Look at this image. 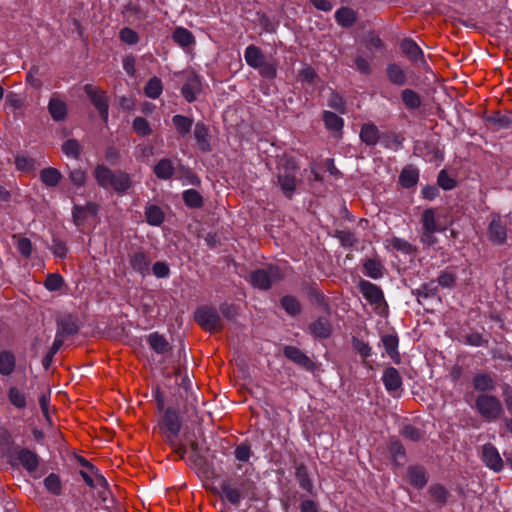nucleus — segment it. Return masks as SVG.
Returning <instances> with one entry per match:
<instances>
[{
	"label": "nucleus",
	"mask_w": 512,
	"mask_h": 512,
	"mask_svg": "<svg viewBox=\"0 0 512 512\" xmlns=\"http://www.w3.org/2000/svg\"><path fill=\"white\" fill-rule=\"evenodd\" d=\"M194 137L199 149L203 152H210L209 130L202 122H198L194 128Z\"/></svg>",
	"instance_id": "nucleus-19"
},
{
	"label": "nucleus",
	"mask_w": 512,
	"mask_h": 512,
	"mask_svg": "<svg viewBox=\"0 0 512 512\" xmlns=\"http://www.w3.org/2000/svg\"><path fill=\"white\" fill-rule=\"evenodd\" d=\"M382 380L385 388L389 392H395L399 390L402 385V378L398 370L394 367H389L384 370Z\"/></svg>",
	"instance_id": "nucleus-17"
},
{
	"label": "nucleus",
	"mask_w": 512,
	"mask_h": 512,
	"mask_svg": "<svg viewBox=\"0 0 512 512\" xmlns=\"http://www.w3.org/2000/svg\"><path fill=\"white\" fill-rule=\"evenodd\" d=\"M400 48L402 53L407 56L410 61L414 63L425 62L423 51L414 40L410 38L404 39L400 44Z\"/></svg>",
	"instance_id": "nucleus-14"
},
{
	"label": "nucleus",
	"mask_w": 512,
	"mask_h": 512,
	"mask_svg": "<svg viewBox=\"0 0 512 512\" xmlns=\"http://www.w3.org/2000/svg\"><path fill=\"white\" fill-rule=\"evenodd\" d=\"M133 129L139 136H148L152 132L150 124L143 117H136L134 119Z\"/></svg>",
	"instance_id": "nucleus-53"
},
{
	"label": "nucleus",
	"mask_w": 512,
	"mask_h": 512,
	"mask_svg": "<svg viewBox=\"0 0 512 512\" xmlns=\"http://www.w3.org/2000/svg\"><path fill=\"white\" fill-rule=\"evenodd\" d=\"M383 347L388 356L395 362H400V354L398 351L399 338L396 334H385L381 338Z\"/></svg>",
	"instance_id": "nucleus-18"
},
{
	"label": "nucleus",
	"mask_w": 512,
	"mask_h": 512,
	"mask_svg": "<svg viewBox=\"0 0 512 512\" xmlns=\"http://www.w3.org/2000/svg\"><path fill=\"white\" fill-rule=\"evenodd\" d=\"M295 478L302 490L310 494L313 493L314 486L311 479L309 478L308 470L305 465L301 464L296 467Z\"/></svg>",
	"instance_id": "nucleus-27"
},
{
	"label": "nucleus",
	"mask_w": 512,
	"mask_h": 512,
	"mask_svg": "<svg viewBox=\"0 0 512 512\" xmlns=\"http://www.w3.org/2000/svg\"><path fill=\"white\" fill-rule=\"evenodd\" d=\"M429 493L435 501L441 504L446 503L449 495L447 489L440 484L431 485L429 488Z\"/></svg>",
	"instance_id": "nucleus-52"
},
{
	"label": "nucleus",
	"mask_w": 512,
	"mask_h": 512,
	"mask_svg": "<svg viewBox=\"0 0 512 512\" xmlns=\"http://www.w3.org/2000/svg\"><path fill=\"white\" fill-rule=\"evenodd\" d=\"M323 121L328 130L340 131L344 126V120L331 111L323 112Z\"/></svg>",
	"instance_id": "nucleus-37"
},
{
	"label": "nucleus",
	"mask_w": 512,
	"mask_h": 512,
	"mask_svg": "<svg viewBox=\"0 0 512 512\" xmlns=\"http://www.w3.org/2000/svg\"><path fill=\"white\" fill-rule=\"evenodd\" d=\"M401 435L406 439L417 442L423 437V432L412 425H405L401 429Z\"/></svg>",
	"instance_id": "nucleus-57"
},
{
	"label": "nucleus",
	"mask_w": 512,
	"mask_h": 512,
	"mask_svg": "<svg viewBox=\"0 0 512 512\" xmlns=\"http://www.w3.org/2000/svg\"><path fill=\"white\" fill-rule=\"evenodd\" d=\"M284 277L278 266L269 265L263 269H257L250 274V282L255 288L266 290L275 282Z\"/></svg>",
	"instance_id": "nucleus-7"
},
{
	"label": "nucleus",
	"mask_w": 512,
	"mask_h": 512,
	"mask_svg": "<svg viewBox=\"0 0 512 512\" xmlns=\"http://www.w3.org/2000/svg\"><path fill=\"white\" fill-rule=\"evenodd\" d=\"M172 122L177 130V133L182 137L186 136L191 131L193 126L192 119L180 114L173 116Z\"/></svg>",
	"instance_id": "nucleus-35"
},
{
	"label": "nucleus",
	"mask_w": 512,
	"mask_h": 512,
	"mask_svg": "<svg viewBox=\"0 0 512 512\" xmlns=\"http://www.w3.org/2000/svg\"><path fill=\"white\" fill-rule=\"evenodd\" d=\"M69 179L76 187H83L87 180V174L80 168L74 169L70 171Z\"/></svg>",
	"instance_id": "nucleus-60"
},
{
	"label": "nucleus",
	"mask_w": 512,
	"mask_h": 512,
	"mask_svg": "<svg viewBox=\"0 0 512 512\" xmlns=\"http://www.w3.org/2000/svg\"><path fill=\"white\" fill-rule=\"evenodd\" d=\"M195 321L206 331L217 333L223 329V322L218 311L213 307L204 306L195 312Z\"/></svg>",
	"instance_id": "nucleus-8"
},
{
	"label": "nucleus",
	"mask_w": 512,
	"mask_h": 512,
	"mask_svg": "<svg viewBox=\"0 0 512 512\" xmlns=\"http://www.w3.org/2000/svg\"><path fill=\"white\" fill-rule=\"evenodd\" d=\"M337 23L343 27H351L356 21V13L348 7H341L335 12Z\"/></svg>",
	"instance_id": "nucleus-30"
},
{
	"label": "nucleus",
	"mask_w": 512,
	"mask_h": 512,
	"mask_svg": "<svg viewBox=\"0 0 512 512\" xmlns=\"http://www.w3.org/2000/svg\"><path fill=\"white\" fill-rule=\"evenodd\" d=\"M477 412L487 421L491 422L500 417L503 413L501 401L489 394H480L475 401Z\"/></svg>",
	"instance_id": "nucleus-4"
},
{
	"label": "nucleus",
	"mask_w": 512,
	"mask_h": 512,
	"mask_svg": "<svg viewBox=\"0 0 512 512\" xmlns=\"http://www.w3.org/2000/svg\"><path fill=\"white\" fill-rule=\"evenodd\" d=\"M147 340L151 349L158 354H165L170 350L169 342L157 332L151 333Z\"/></svg>",
	"instance_id": "nucleus-28"
},
{
	"label": "nucleus",
	"mask_w": 512,
	"mask_h": 512,
	"mask_svg": "<svg viewBox=\"0 0 512 512\" xmlns=\"http://www.w3.org/2000/svg\"><path fill=\"white\" fill-rule=\"evenodd\" d=\"M162 91V81L158 77H152L144 87L145 95L151 99H157Z\"/></svg>",
	"instance_id": "nucleus-40"
},
{
	"label": "nucleus",
	"mask_w": 512,
	"mask_h": 512,
	"mask_svg": "<svg viewBox=\"0 0 512 512\" xmlns=\"http://www.w3.org/2000/svg\"><path fill=\"white\" fill-rule=\"evenodd\" d=\"M352 347L353 349L363 358H368L371 356V347L368 342H365L359 338H352Z\"/></svg>",
	"instance_id": "nucleus-55"
},
{
	"label": "nucleus",
	"mask_w": 512,
	"mask_h": 512,
	"mask_svg": "<svg viewBox=\"0 0 512 512\" xmlns=\"http://www.w3.org/2000/svg\"><path fill=\"white\" fill-rule=\"evenodd\" d=\"M15 369V357L9 351L0 352V374L10 375Z\"/></svg>",
	"instance_id": "nucleus-36"
},
{
	"label": "nucleus",
	"mask_w": 512,
	"mask_h": 512,
	"mask_svg": "<svg viewBox=\"0 0 512 512\" xmlns=\"http://www.w3.org/2000/svg\"><path fill=\"white\" fill-rule=\"evenodd\" d=\"M481 459L486 467L494 472H500L504 468V462L497 448L491 443H487L482 446Z\"/></svg>",
	"instance_id": "nucleus-10"
},
{
	"label": "nucleus",
	"mask_w": 512,
	"mask_h": 512,
	"mask_svg": "<svg viewBox=\"0 0 512 512\" xmlns=\"http://www.w3.org/2000/svg\"><path fill=\"white\" fill-rule=\"evenodd\" d=\"M297 165L293 159H286L278 167V184L282 192L287 196L291 197L296 189V173Z\"/></svg>",
	"instance_id": "nucleus-5"
},
{
	"label": "nucleus",
	"mask_w": 512,
	"mask_h": 512,
	"mask_svg": "<svg viewBox=\"0 0 512 512\" xmlns=\"http://www.w3.org/2000/svg\"><path fill=\"white\" fill-rule=\"evenodd\" d=\"M285 357L291 360L293 363L305 368L308 371H312L315 367L313 361L299 348L295 346H286L283 350Z\"/></svg>",
	"instance_id": "nucleus-12"
},
{
	"label": "nucleus",
	"mask_w": 512,
	"mask_h": 512,
	"mask_svg": "<svg viewBox=\"0 0 512 512\" xmlns=\"http://www.w3.org/2000/svg\"><path fill=\"white\" fill-rule=\"evenodd\" d=\"M84 91L99 111L102 119L106 121L108 119V103L105 93L91 84L85 85Z\"/></svg>",
	"instance_id": "nucleus-11"
},
{
	"label": "nucleus",
	"mask_w": 512,
	"mask_h": 512,
	"mask_svg": "<svg viewBox=\"0 0 512 512\" xmlns=\"http://www.w3.org/2000/svg\"><path fill=\"white\" fill-rule=\"evenodd\" d=\"M421 222H422V229L428 230V231H436L441 232L445 230V227H440L437 224V219L435 215L434 209H426L423 211L421 216Z\"/></svg>",
	"instance_id": "nucleus-29"
},
{
	"label": "nucleus",
	"mask_w": 512,
	"mask_h": 512,
	"mask_svg": "<svg viewBox=\"0 0 512 512\" xmlns=\"http://www.w3.org/2000/svg\"><path fill=\"white\" fill-rule=\"evenodd\" d=\"M62 175L60 171L56 168H44L40 172L41 181L48 187H55L59 184Z\"/></svg>",
	"instance_id": "nucleus-32"
},
{
	"label": "nucleus",
	"mask_w": 512,
	"mask_h": 512,
	"mask_svg": "<svg viewBox=\"0 0 512 512\" xmlns=\"http://www.w3.org/2000/svg\"><path fill=\"white\" fill-rule=\"evenodd\" d=\"M153 172L158 179L168 180L173 176L175 167L171 159L163 158L153 167Z\"/></svg>",
	"instance_id": "nucleus-21"
},
{
	"label": "nucleus",
	"mask_w": 512,
	"mask_h": 512,
	"mask_svg": "<svg viewBox=\"0 0 512 512\" xmlns=\"http://www.w3.org/2000/svg\"><path fill=\"white\" fill-rule=\"evenodd\" d=\"M63 343H64V341L61 340L60 335H56L55 339H54V342H53L49 352L47 353V355L43 359V366L46 369L49 368V366H50V364H51V362L53 360L54 355L62 347Z\"/></svg>",
	"instance_id": "nucleus-56"
},
{
	"label": "nucleus",
	"mask_w": 512,
	"mask_h": 512,
	"mask_svg": "<svg viewBox=\"0 0 512 512\" xmlns=\"http://www.w3.org/2000/svg\"><path fill=\"white\" fill-rule=\"evenodd\" d=\"M220 497L230 505L238 507L242 500L256 498V484L245 476L225 479L220 484Z\"/></svg>",
	"instance_id": "nucleus-1"
},
{
	"label": "nucleus",
	"mask_w": 512,
	"mask_h": 512,
	"mask_svg": "<svg viewBox=\"0 0 512 512\" xmlns=\"http://www.w3.org/2000/svg\"><path fill=\"white\" fill-rule=\"evenodd\" d=\"M78 331L75 321L70 317H64L58 322V330L56 335H60L64 341L67 336L73 335Z\"/></svg>",
	"instance_id": "nucleus-31"
},
{
	"label": "nucleus",
	"mask_w": 512,
	"mask_h": 512,
	"mask_svg": "<svg viewBox=\"0 0 512 512\" xmlns=\"http://www.w3.org/2000/svg\"><path fill=\"white\" fill-rule=\"evenodd\" d=\"M130 265L132 268L142 275L149 271V260L143 252H136L130 257Z\"/></svg>",
	"instance_id": "nucleus-33"
},
{
	"label": "nucleus",
	"mask_w": 512,
	"mask_h": 512,
	"mask_svg": "<svg viewBox=\"0 0 512 512\" xmlns=\"http://www.w3.org/2000/svg\"><path fill=\"white\" fill-rule=\"evenodd\" d=\"M251 454V448L247 444H240L235 449V457L241 462H247L250 459Z\"/></svg>",
	"instance_id": "nucleus-61"
},
{
	"label": "nucleus",
	"mask_w": 512,
	"mask_h": 512,
	"mask_svg": "<svg viewBox=\"0 0 512 512\" xmlns=\"http://www.w3.org/2000/svg\"><path fill=\"white\" fill-rule=\"evenodd\" d=\"M45 488L54 495H60L62 490L61 480L55 473L49 474L44 479Z\"/></svg>",
	"instance_id": "nucleus-44"
},
{
	"label": "nucleus",
	"mask_w": 512,
	"mask_h": 512,
	"mask_svg": "<svg viewBox=\"0 0 512 512\" xmlns=\"http://www.w3.org/2000/svg\"><path fill=\"white\" fill-rule=\"evenodd\" d=\"M359 289L364 298L372 305H379L384 300L382 290L377 285L369 281H360Z\"/></svg>",
	"instance_id": "nucleus-13"
},
{
	"label": "nucleus",
	"mask_w": 512,
	"mask_h": 512,
	"mask_svg": "<svg viewBox=\"0 0 512 512\" xmlns=\"http://www.w3.org/2000/svg\"><path fill=\"white\" fill-rule=\"evenodd\" d=\"M8 399L12 405L18 409L26 407V395L16 387H11L8 391Z\"/></svg>",
	"instance_id": "nucleus-43"
},
{
	"label": "nucleus",
	"mask_w": 512,
	"mask_h": 512,
	"mask_svg": "<svg viewBox=\"0 0 512 512\" xmlns=\"http://www.w3.org/2000/svg\"><path fill=\"white\" fill-rule=\"evenodd\" d=\"M62 151L66 156L78 159L81 153V145L77 140L69 139L63 143Z\"/></svg>",
	"instance_id": "nucleus-46"
},
{
	"label": "nucleus",
	"mask_w": 512,
	"mask_h": 512,
	"mask_svg": "<svg viewBox=\"0 0 512 512\" xmlns=\"http://www.w3.org/2000/svg\"><path fill=\"white\" fill-rule=\"evenodd\" d=\"M145 218L148 224L160 226L164 221V212L159 206L149 205L145 209Z\"/></svg>",
	"instance_id": "nucleus-34"
},
{
	"label": "nucleus",
	"mask_w": 512,
	"mask_h": 512,
	"mask_svg": "<svg viewBox=\"0 0 512 512\" xmlns=\"http://www.w3.org/2000/svg\"><path fill=\"white\" fill-rule=\"evenodd\" d=\"M163 425L168 431L167 442L172 447L174 453L180 458H184L186 454V448L176 441V437L179 434L181 424L178 414L174 410L168 409L163 416Z\"/></svg>",
	"instance_id": "nucleus-3"
},
{
	"label": "nucleus",
	"mask_w": 512,
	"mask_h": 512,
	"mask_svg": "<svg viewBox=\"0 0 512 512\" xmlns=\"http://www.w3.org/2000/svg\"><path fill=\"white\" fill-rule=\"evenodd\" d=\"M364 274L370 278L378 279L383 275V266L375 259H368L363 265Z\"/></svg>",
	"instance_id": "nucleus-38"
},
{
	"label": "nucleus",
	"mask_w": 512,
	"mask_h": 512,
	"mask_svg": "<svg viewBox=\"0 0 512 512\" xmlns=\"http://www.w3.org/2000/svg\"><path fill=\"white\" fill-rule=\"evenodd\" d=\"M418 177V171L414 168L408 167L403 169L400 173L399 181L403 187L410 188L416 185Z\"/></svg>",
	"instance_id": "nucleus-41"
},
{
	"label": "nucleus",
	"mask_w": 512,
	"mask_h": 512,
	"mask_svg": "<svg viewBox=\"0 0 512 512\" xmlns=\"http://www.w3.org/2000/svg\"><path fill=\"white\" fill-rule=\"evenodd\" d=\"M9 463L14 467H22L29 473L37 471L40 458L35 451L16 447L9 456Z\"/></svg>",
	"instance_id": "nucleus-6"
},
{
	"label": "nucleus",
	"mask_w": 512,
	"mask_h": 512,
	"mask_svg": "<svg viewBox=\"0 0 512 512\" xmlns=\"http://www.w3.org/2000/svg\"><path fill=\"white\" fill-rule=\"evenodd\" d=\"M15 165L18 170L29 172L34 169V160L25 155H18L15 159Z\"/></svg>",
	"instance_id": "nucleus-58"
},
{
	"label": "nucleus",
	"mask_w": 512,
	"mask_h": 512,
	"mask_svg": "<svg viewBox=\"0 0 512 512\" xmlns=\"http://www.w3.org/2000/svg\"><path fill=\"white\" fill-rule=\"evenodd\" d=\"M473 387L480 392H491L495 389V381L488 373H477L473 377Z\"/></svg>",
	"instance_id": "nucleus-24"
},
{
	"label": "nucleus",
	"mask_w": 512,
	"mask_h": 512,
	"mask_svg": "<svg viewBox=\"0 0 512 512\" xmlns=\"http://www.w3.org/2000/svg\"><path fill=\"white\" fill-rule=\"evenodd\" d=\"M299 509L300 512H320V505L313 499H301Z\"/></svg>",
	"instance_id": "nucleus-62"
},
{
	"label": "nucleus",
	"mask_w": 512,
	"mask_h": 512,
	"mask_svg": "<svg viewBox=\"0 0 512 512\" xmlns=\"http://www.w3.org/2000/svg\"><path fill=\"white\" fill-rule=\"evenodd\" d=\"M94 177L99 186L106 190H113L118 194L126 193L132 185L131 177L121 170H111L105 165H97Z\"/></svg>",
	"instance_id": "nucleus-2"
},
{
	"label": "nucleus",
	"mask_w": 512,
	"mask_h": 512,
	"mask_svg": "<svg viewBox=\"0 0 512 512\" xmlns=\"http://www.w3.org/2000/svg\"><path fill=\"white\" fill-rule=\"evenodd\" d=\"M388 247L405 254H411L414 251L413 246L408 241L398 237L388 240Z\"/></svg>",
	"instance_id": "nucleus-48"
},
{
	"label": "nucleus",
	"mask_w": 512,
	"mask_h": 512,
	"mask_svg": "<svg viewBox=\"0 0 512 512\" xmlns=\"http://www.w3.org/2000/svg\"><path fill=\"white\" fill-rule=\"evenodd\" d=\"M48 111L54 121H63L67 116V105L59 95L55 93L49 100Z\"/></svg>",
	"instance_id": "nucleus-16"
},
{
	"label": "nucleus",
	"mask_w": 512,
	"mask_h": 512,
	"mask_svg": "<svg viewBox=\"0 0 512 512\" xmlns=\"http://www.w3.org/2000/svg\"><path fill=\"white\" fill-rule=\"evenodd\" d=\"M119 39L123 43L132 46L139 42L140 37L135 30L129 27H124L119 31Z\"/></svg>",
	"instance_id": "nucleus-49"
},
{
	"label": "nucleus",
	"mask_w": 512,
	"mask_h": 512,
	"mask_svg": "<svg viewBox=\"0 0 512 512\" xmlns=\"http://www.w3.org/2000/svg\"><path fill=\"white\" fill-rule=\"evenodd\" d=\"M387 75L395 85H403L406 82V75L404 70L397 64H390L387 67Z\"/></svg>",
	"instance_id": "nucleus-39"
},
{
	"label": "nucleus",
	"mask_w": 512,
	"mask_h": 512,
	"mask_svg": "<svg viewBox=\"0 0 512 512\" xmlns=\"http://www.w3.org/2000/svg\"><path fill=\"white\" fill-rule=\"evenodd\" d=\"M244 58L246 63L254 69L261 66L265 61V56L263 55L262 51L255 45H249L245 49Z\"/></svg>",
	"instance_id": "nucleus-26"
},
{
	"label": "nucleus",
	"mask_w": 512,
	"mask_h": 512,
	"mask_svg": "<svg viewBox=\"0 0 512 512\" xmlns=\"http://www.w3.org/2000/svg\"><path fill=\"white\" fill-rule=\"evenodd\" d=\"M464 343L474 347H482L488 345V340L484 339L479 332H471L464 336Z\"/></svg>",
	"instance_id": "nucleus-54"
},
{
	"label": "nucleus",
	"mask_w": 512,
	"mask_h": 512,
	"mask_svg": "<svg viewBox=\"0 0 512 512\" xmlns=\"http://www.w3.org/2000/svg\"><path fill=\"white\" fill-rule=\"evenodd\" d=\"M508 217L493 214L487 228L488 239L494 245H502L507 239Z\"/></svg>",
	"instance_id": "nucleus-9"
},
{
	"label": "nucleus",
	"mask_w": 512,
	"mask_h": 512,
	"mask_svg": "<svg viewBox=\"0 0 512 512\" xmlns=\"http://www.w3.org/2000/svg\"><path fill=\"white\" fill-rule=\"evenodd\" d=\"M172 39L182 48H189L195 44V37L186 28L176 27L172 33Z\"/></svg>",
	"instance_id": "nucleus-25"
},
{
	"label": "nucleus",
	"mask_w": 512,
	"mask_h": 512,
	"mask_svg": "<svg viewBox=\"0 0 512 512\" xmlns=\"http://www.w3.org/2000/svg\"><path fill=\"white\" fill-rule=\"evenodd\" d=\"M437 183L444 190H451L456 186V181L445 170L439 172Z\"/></svg>",
	"instance_id": "nucleus-59"
},
{
	"label": "nucleus",
	"mask_w": 512,
	"mask_h": 512,
	"mask_svg": "<svg viewBox=\"0 0 512 512\" xmlns=\"http://www.w3.org/2000/svg\"><path fill=\"white\" fill-rule=\"evenodd\" d=\"M183 200L190 208H200L203 205V198L195 189H188L184 191Z\"/></svg>",
	"instance_id": "nucleus-42"
},
{
	"label": "nucleus",
	"mask_w": 512,
	"mask_h": 512,
	"mask_svg": "<svg viewBox=\"0 0 512 512\" xmlns=\"http://www.w3.org/2000/svg\"><path fill=\"white\" fill-rule=\"evenodd\" d=\"M13 239L17 240L16 246L18 252L25 258L30 257L33 250L31 241L26 237H20L17 235H13Z\"/></svg>",
	"instance_id": "nucleus-51"
},
{
	"label": "nucleus",
	"mask_w": 512,
	"mask_h": 512,
	"mask_svg": "<svg viewBox=\"0 0 512 512\" xmlns=\"http://www.w3.org/2000/svg\"><path fill=\"white\" fill-rule=\"evenodd\" d=\"M64 284L63 277L58 273L48 274L44 286L48 291H58Z\"/></svg>",
	"instance_id": "nucleus-50"
},
{
	"label": "nucleus",
	"mask_w": 512,
	"mask_h": 512,
	"mask_svg": "<svg viewBox=\"0 0 512 512\" xmlns=\"http://www.w3.org/2000/svg\"><path fill=\"white\" fill-rule=\"evenodd\" d=\"M360 139L368 146H375L380 139L378 128L372 123L363 124L360 130Z\"/></svg>",
	"instance_id": "nucleus-22"
},
{
	"label": "nucleus",
	"mask_w": 512,
	"mask_h": 512,
	"mask_svg": "<svg viewBox=\"0 0 512 512\" xmlns=\"http://www.w3.org/2000/svg\"><path fill=\"white\" fill-rule=\"evenodd\" d=\"M201 91V80L194 74L189 73L186 82L182 87V95L188 102H193L197 94Z\"/></svg>",
	"instance_id": "nucleus-15"
},
{
	"label": "nucleus",
	"mask_w": 512,
	"mask_h": 512,
	"mask_svg": "<svg viewBox=\"0 0 512 512\" xmlns=\"http://www.w3.org/2000/svg\"><path fill=\"white\" fill-rule=\"evenodd\" d=\"M328 105L340 113H345L344 101L342 97L336 93L331 94L328 100Z\"/></svg>",
	"instance_id": "nucleus-64"
},
{
	"label": "nucleus",
	"mask_w": 512,
	"mask_h": 512,
	"mask_svg": "<svg viewBox=\"0 0 512 512\" xmlns=\"http://www.w3.org/2000/svg\"><path fill=\"white\" fill-rule=\"evenodd\" d=\"M402 101L405 106L409 109H416L420 106L421 100L419 95L410 89L402 91Z\"/></svg>",
	"instance_id": "nucleus-47"
},
{
	"label": "nucleus",
	"mask_w": 512,
	"mask_h": 512,
	"mask_svg": "<svg viewBox=\"0 0 512 512\" xmlns=\"http://www.w3.org/2000/svg\"><path fill=\"white\" fill-rule=\"evenodd\" d=\"M261 76L265 78H274L276 76V67L273 63L266 60L257 68Z\"/></svg>",
	"instance_id": "nucleus-63"
},
{
	"label": "nucleus",
	"mask_w": 512,
	"mask_h": 512,
	"mask_svg": "<svg viewBox=\"0 0 512 512\" xmlns=\"http://www.w3.org/2000/svg\"><path fill=\"white\" fill-rule=\"evenodd\" d=\"M310 332L315 338L326 339L332 333V326L325 317L317 319L310 325Z\"/></svg>",
	"instance_id": "nucleus-20"
},
{
	"label": "nucleus",
	"mask_w": 512,
	"mask_h": 512,
	"mask_svg": "<svg viewBox=\"0 0 512 512\" xmlns=\"http://www.w3.org/2000/svg\"><path fill=\"white\" fill-rule=\"evenodd\" d=\"M407 477L412 486L415 488H423L427 484V475L423 467L411 466L408 468Z\"/></svg>",
	"instance_id": "nucleus-23"
},
{
	"label": "nucleus",
	"mask_w": 512,
	"mask_h": 512,
	"mask_svg": "<svg viewBox=\"0 0 512 512\" xmlns=\"http://www.w3.org/2000/svg\"><path fill=\"white\" fill-rule=\"evenodd\" d=\"M281 305L284 310L291 316H295L301 311L300 303L295 297L292 296H284L281 299Z\"/></svg>",
	"instance_id": "nucleus-45"
}]
</instances>
